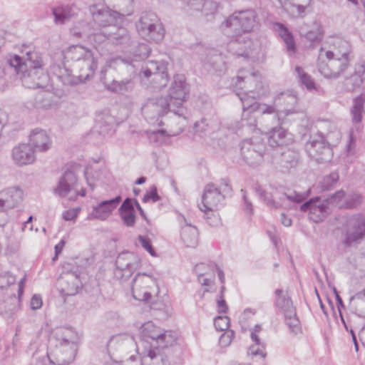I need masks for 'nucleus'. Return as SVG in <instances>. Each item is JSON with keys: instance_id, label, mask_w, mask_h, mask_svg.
<instances>
[{"instance_id": "nucleus-35", "label": "nucleus", "mask_w": 365, "mask_h": 365, "mask_svg": "<svg viewBox=\"0 0 365 365\" xmlns=\"http://www.w3.org/2000/svg\"><path fill=\"white\" fill-rule=\"evenodd\" d=\"M107 39L114 45H122L128 42L130 36L128 30L122 26L114 25L108 33Z\"/></svg>"}, {"instance_id": "nucleus-61", "label": "nucleus", "mask_w": 365, "mask_h": 365, "mask_svg": "<svg viewBox=\"0 0 365 365\" xmlns=\"http://www.w3.org/2000/svg\"><path fill=\"white\" fill-rule=\"evenodd\" d=\"M284 195L287 200L293 202L301 203L304 200V197L302 196V194L295 191L293 192V194L288 195L287 193H284Z\"/></svg>"}, {"instance_id": "nucleus-23", "label": "nucleus", "mask_w": 365, "mask_h": 365, "mask_svg": "<svg viewBox=\"0 0 365 365\" xmlns=\"http://www.w3.org/2000/svg\"><path fill=\"white\" fill-rule=\"evenodd\" d=\"M147 279H149L153 284H156L155 278L145 272H138L132 280V294L135 299L143 301L146 303L150 302L152 299V294L148 291L141 293L137 289V283L140 281L142 283H147Z\"/></svg>"}, {"instance_id": "nucleus-50", "label": "nucleus", "mask_w": 365, "mask_h": 365, "mask_svg": "<svg viewBox=\"0 0 365 365\" xmlns=\"http://www.w3.org/2000/svg\"><path fill=\"white\" fill-rule=\"evenodd\" d=\"M362 199L363 197L360 194L353 193L349 195L345 200L346 207L348 209H354L357 207L361 204Z\"/></svg>"}, {"instance_id": "nucleus-52", "label": "nucleus", "mask_w": 365, "mask_h": 365, "mask_svg": "<svg viewBox=\"0 0 365 365\" xmlns=\"http://www.w3.org/2000/svg\"><path fill=\"white\" fill-rule=\"evenodd\" d=\"M138 240L141 246L153 257H156L157 253L152 245L150 239L147 236L138 235Z\"/></svg>"}, {"instance_id": "nucleus-36", "label": "nucleus", "mask_w": 365, "mask_h": 365, "mask_svg": "<svg viewBox=\"0 0 365 365\" xmlns=\"http://www.w3.org/2000/svg\"><path fill=\"white\" fill-rule=\"evenodd\" d=\"M254 109H257V112L261 114H275L277 120L279 121L282 117H287L289 115L294 114L297 111L294 108H284L282 110L276 109L274 105H267L265 103H259L254 106Z\"/></svg>"}, {"instance_id": "nucleus-45", "label": "nucleus", "mask_w": 365, "mask_h": 365, "mask_svg": "<svg viewBox=\"0 0 365 365\" xmlns=\"http://www.w3.org/2000/svg\"><path fill=\"white\" fill-rule=\"evenodd\" d=\"M276 100H283L286 103L284 108H294L297 111L296 113H299V110L295 108L298 103V98L296 92L292 91L286 93H282Z\"/></svg>"}, {"instance_id": "nucleus-43", "label": "nucleus", "mask_w": 365, "mask_h": 365, "mask_svg": "<svg viewBox=\"0 0 365 365\" xmlns=\"http://www.w3.org/2000/svg\"><path fill=\"white\" fill-rule=\"evenodd\" d=\"M257 111L246 110L242 111L241 118V127L248 128L251 131H255L257 129V120L255 113Z\"/></svg>"}, {"instance_id": "nucleus-4", "label": "nucleus", "mask_w": 365, "mask_h": 365, "mask_svg": "<svg viewBox=\"0 0 365 365\" xmlns=\"http://www.w3.org/2000/svg\"><path fill=\"white\" fill-rule=\"evenodd\" d=\"M327 60L318 61V70L326 78L336 79L348 68L350 65V51L349 49L343 53L327 51L325 53Z\"/></svg>"}, {"instance_id": "nucleus-47", "label": "nucleus", "mask_w": 365, "mask_h": 365, "mask_svg": "<svg viewBox=\"0 0 365 365\" xmlns=\"http://www.w3.org/2000/svg\"><path fill=\"white\" fill-rule=\"evenodd\" d=\"M304 38L310 42L309 47L314 48L318 45L323 38V34L319 29L312 30L304 34Z\"/></svg>"}, {"instance_id": "nucleus-51", "label": "nucleus", "mask_w": 365, "mask_h": 365, "mask_svg": "<svg viewBox=\"0 0 365 365\" xmlns=\"http://www.w3.org/2000/svg\"><path fill=\"white\" fill-rule=\"evenodd\" d=\"M230 319L227 316H217L214 319V326L217 331L227 330L230 327Z\"/></svg>"}, {"instance_id": "nucleus-29", "label": "nucleus", "mask_w": 365, "mask_h": 365, "mask_svg": "<svg viewBox=\"0 0 365 365\" xmlns=\"http://www.w3.org/2000/svg\"><path fill=\"white\" fill-rule=\"evenodd\" d=\"M131 197H126L120 205L118 212L123 225L128 227H134L136 222L135 209L130 203Z\"/></svg>"}, {"instance_id": "nucleus-37", "label": "nucleus", "mask_w": 365, "mask_h": 365, "mask_svg": "<svg viewBox=\"0 0 365 365\" xmlns=\"http://www.w3.org/2000/svg\"><path fill=\"white\" fill-rule=\"evenodd\" d=\"M352 103L350 110L352 122L359 123L361 122L363 114L365 113V93L356 96Z\"/></svg>"}, {"instance_id": "nucleus-11", "label": "nucleus", "mask_w": 365, "mask_h": 365, "mask_svg": "<svg viewBox=\"0 0 365 365\" xmlns=\"http://www.w3.org/2000/svg\"><path fill=\"white\" fill-rule=\"evenodd\" d=\"M140 259L133 252L120 253L115 262V269L120 272V278L127 280L139 267Z\"/></svg>"}, {"instance_id": "nucleus-62", "label": "nucleus", "mask_w": 365, "mask_h": 365, "mask_svg": "<svg viewBox=\"0 0 365 365\" xmlns=\"http://www.w3.org/2000/svg\"><path fill=\"white\" fill-rule=\"evenodd\" d=\"M228 306L225 298L217 299V310L219 314H226L228 312Z\"/></svg>"}, {"instance_id": "nucleus-41", "label": "nucleus", "mask_w": 365, "mask_h": 365, "mask_svg": "<svg viewBox=\"0 0 365 365\" xmlns=\"http://www.w3.org/2000/svg\"><path fill=\"white\" fill-rule=\"evenodd\" d=\"M295 71L297 73L299 83L308 91H312L317 88V86L314 79L310 75L304 72L302 67L297 66L295 67Z\"/></svg>"}, {"instance_id": "nucleus-42", "label": "nucleus", "mask_w": 365, "mask_h": 365, "mask_svg": "<svg viewBox=\"0 0 365 365\" xmlns=\"http://www.w3.org/2000/svg\"><path fill=\"white\" fill-rule=\"evenodd\" d=\"M7 208L16 207L23 200V192L17 187H12L7 190Z\"/></svg>"}, {"instance_id": "nucleus-56", "label": "nucleus", "mask_w": 365, "mask_h": 365, "mask_svg": "<svg viewBox=\"0 0 365 365\" xmlns=\"http://www.w3.org/2000/svg\"><path fill=\"white\" fill-rule=\"evenodd\" d=\"M320 200V197H312L306 202H303L299 207L300 211L306 212H309V218L311 219V212H312V208H314V203Z\"/></svg>"}, {"instance_id": "nucleus-31", "label": "nucleus", "mask_w": 365, "mask_h": 365, "mask_svg": "<svg viewBox=\"0 0 365 365\" xmlns=\"http://www.w3.org/2000/svg\"><path fill=\"white\" fill-rule=\"evenodd\" d=\"M235 37L236 39L230 43V48L235 50V53L237 57L250 58L252 56L251 39L241 36Z\"/></svg>"}, {"instance_id": "nucleus-48", "label": "nucleus", "mask_w": 365, "mask_h": 365, "mask_svg": "<svg viewBox=\"0 0 365 365\" xmlns=\"http://www.w3.org/2000/svg\"><path fill=\"white\" fill-rule=\"evenodd\" d=\"M217 189L221 192L222 195L225 198L227 196H231L232 187L229 178H222L220 180V185Z\"/></svg>"}, {"instance_id": "nucleus-2", "label": "nucleus", "mask_w": 365, "mask_h": 365, "mask_svg": "<svg viewBox=\"0 0 365 365\" xmlns=\"http://www.w3.org/2000/svg\"><path fill=\"white\" fill-rule=\"evenodd\" d=\"M140 337L143 341L150 344V349L156 351L180 349L177 343L178 334L172 330H164L153 322H145L141 326Z\"/></svg>"}, {"instance_id": "nucleus-33", "label": "nucleus", "mask_w": 365, "mask_h": 365, "mask_svg": "<svg viewBox=\"0 0 365 365\" xmlns=\"http://www.w3.org/2000/svg\"><path fill=\"white\" fill-rule=\"evenodd\" d=\"M185 225L182 226L180 237L185 245L187 247H195L198 244L199 232L195 226L188 224L184 218Z\"/></svg>"}, {"instance_id": "nucleus-20", "label": "nucleus", "mask_w": 365, "mask_h": 365, "mask_svg": "<svg viewBox=\"0 0 365 365\" xmlns=\"http://www.w3.org/2000/svg\"><path fill=\"white\" fill-rule=\"evenodd\" d=\"M153 78L151 79L156 89L160 90L165 87L168 83V73L165 61H149L148 63Z\"/></svg>"}, {"instance_id": "nucleus-32", "label": "nucleus", "mask_w": 365, "mask_h": 365, "mask_svg": "<svg viewBox=\"0 0 365 365\" xmlns=\"http://www.w3.org/2000/svg\"><path fill=\"white\" fill-rule=\"evenodd\" d=\"M202 66L206 71L212 74L220 75L225 70V63L220 54H207Z\"/></svg>"}, {"instance_id": "nucleus-1", "label": "nucleus", "mask_w": 365, "mask_h": 365, "mask_svg": "<svg viewBox=\"0 0 365 365\" xmlns=\"http://www.w3.org/2000/svg\"><path fill=\"white\" fill-rule=\"evenodd\" d=\"M9 66L17 74L21 73L23 83L29 88H45L49 76L43 68L41 55L35 51H28L25 57L14 55L9 60Z\"/></svg>"}, {"instance_id": "nucleus-64", "label": "nucleus", "mask_w": 365, "mask_h": 365, "mask_svg": "<svg viewBox=\"0 0 365 365\" xmlns=\"http://www.w3.org/2000/svg\"><path fill=\"white\" fill-rule=\"evenodd\" d=\"M31 308L34 310L40 309L43 304L42 299L40 295L34 294L31 299Z\"/></svg>"}, {"instance_id": "nucleus-13", "label": "nucleus", "mask_w": 365, "mask_h": 365, "mask_svg": "<svg viewBox=\"0 0 365 365\" xmlns=\"http://www.w3.org/2000/svg\"><path fill=\"white\" fill-rule=\"evenodd\" d=\"M225 200L221 192L217 189L214 183L207 184L204 189L202 196V205H198L200 210L202 212L212 211L218 209L220 205Z\"/></svg>"}, {"instance_id": "nucleus-54", "label": "nucleus", "mask_w": 365, "mask_h": 365, "mask_svg": "<svg viewBox=\"0 0 365 365\" xmlns=\"http://www.w3.org/2000/svg\"><path fill=\"white\" fill-rule=\"evenodd\" d=\"M240 191L242 193L243 210L246 214L252 215L254 213V208L252 202L247 197V191L245 189H241Z\"/></svg>"}, {"instance_id": "nucleus-10", "label": "nucleus", "mask_w": 365, "mask_h": 365, "mask_svg": "<svg viewBox=\"0 0 365 365\" xmlns=\"http://www.w3.org/2000/svg\"><path fill=\"white\" fill-rule=\"evenodd\" d=\"M64 269L66 272L63 274L60 279L61 292L65 296H73L78 292L81 285V272L78 266H72L70 269L65 266Z\"/></svg>"}, {"instance_id": "nucleus-30", "label": "nucleus", "mask_w": 365, "mask_h": 365, "mask_svg": "<svg viewBox=\"0 0 365 365\" xmlns=\"http://www.w3.org/2000/svg\"><path fill=\"white\" fill-rule=\"evenodd\" d=\"M274 306L277 309V312L283 314L289 312L293 313V309H296L293 305L292 298L285 294L282 289H275Z\"/></svg>"}, {"instance_id": "nucleus-7", "label": "nucleus", "mask_w": 365, "mask_h": 365, "mask_svg": "<svg viewBox=\"0 0 365 365\" xmlns=\"http://www.w3.org/2000/svg\"><path fill=\"white\" fill-rule=\"evenodd\" d=\"M190 86L183 74H175L171 80L168 93L164 96L172 104L174 108L183 112L182 105L190 96Z\"/></svg>"}, {"instance_id": "nucleus-25", "label": "nucleus", "mask_w": 365, "mask_h": 365, "mask_svg": "<svg viewBox=\"0 0 365 365\" xmlns=\"http://www.w3.org/2000/svg\"><path fill=\"white\" fill-rule=\"evenodd\" d=\"M29 145L35 151L45 152L48 150L51 142L46 132L41 129H35L29 135Z\"/></svg>"}, {"instance_id": "nucleus-46", "label": "nucleus", "mask_w": 365, "mask_h": 365, "mask_svg": "<svg viewBox=\"0 0 365 365\" xmlns=\"http://www.w3.org/2000/svg\"><path fill=\"white\" fill-rule=\"evenodd\" d=\"M255 192L268 207L274 209H277L280 207V204L272 199L271 193L267 192L262 187H257Z\"/></svg>"}, {"instance_id": "nucleus-63", "label": "nucleus", "mask_w": 365, "mask_h": 365, "mask_svg": "<svg viewBox=\"0 0 365 365\" xmlns=\"http://www.w3.org/2000/svg\"><path fill=\"white\" fill-rule=\"evenodd\" d=\"M121 365H143V361L137 356L132 355L125 360L120 361Z\"/></svg>"}, {"instance_id": "nucleus-21", "label": "nucleus", "mask_w": 365, "mask_h": 365, "mask_svg": "<svg viewBox=\"0 0 365 365\" xmlns=\"http://www.w3.org/2000/svg\"><path fill=\"white\" fill-rule=\"evenodd\" d=\"M122 201V197L119 195L106 200H103L93 207L91 215L93 218L104 220L112 213Z\"/></svg>"}, {"instance_id": "nucleus-15", "label": "nucleus", "mask_w": 365, "mask_h": 365, "mask_svg": "<svg viewBox=\"0 0 365 365\" xmlns=\"http://www.w3.org/2000/svg\"><path fill=\"white\" fill-rule=\"evenodd\" d=\"M34 153L35 150L29 144H19L14 147L11 150V159L18 167L30 165L36 159Z\"/></svg>"}, {"instance_id": "nucleus-40", "label": "nucleus", "mask_w": 365, "mask_h": 365, "mask_svg": "<svg viewBox=\"0 0 365 365\" xmlns=\"http://www.w3.org/2000/svg\"><path fill=\"white\" fill-rule=\"evenodd\" d=\"M284 315V323L288 327L290 333L297 335L301 332L302 327L299 317L297 314L296 309H293V313H286Z\"/></svg>"}, {"instance_id": "nucleus-14", "label": "nucleus", "mask_w": 365, "mask_h": 365, "mask_svg": "<svg viewBox=\"0 0 365 365\" xmlns=\"http://www.w3.org/2000/svg\"><path fill=\"white\" fill-rule=\"evenodd\" d=\"M240 151L244 161L250 166H257L263 160L264 149L262 145H256L245 141L242 143Z\"/></svg>"}, {"instance_id": "nucleus-17", "label": "nucleus", "mask_w": 365, "mask_h": 365, "mask_svg": "<svg viewBox=\"0 0 365 365\" xmlns=\"http://www.w3.org/2000/svg\"><path fill=\"white\" fill-rule=\"evenodd\" d=\"M106 68L101 70L100 81L105 86V88L115 93L125 95L133 91L135 87L134 81L130 78H125L121 81L113 80L110 83L106 81Z\"/></svg>"}, {"instance_id": "nucleus-24", "label": "nucleus", "mask_w": 365, "mask_h": 365, "mask_svg": "<svg viewBox=\"0 0 365 365\" xmlns=\"http://www.w3.org/2000/svg\"><path fill=\"white\" fill-rule=\"evenodd\" d=\"M76 182L77 177L75 173L71 168H68L60 178L54 192L60 197H65L73 188Z\"/></svg>"}, {"instance_id": "nucleus-12", "label": "nucleus", "mask_w": 365, "mask_h": 365, "mask_svg": "<svg viewBox=\"0 0 365 365\" xmlns=\"http://www.w3.org/2000/svg\"><path fill=\"white\" fill-rule=\"evenodd\" d=\"M93 20L99 26H113L120 24L124 17V15L118 11L111 10L108 8L98 9L96 6L91 8Z\"/></svg>"}, {"instance_id": "nucleus-16", "label": "nucleus", "mask_w": 365, "mask_h": 365, "mask_svg": "<svg viewBox=\"0 0 365 365\" xmlns=\"http://www.w3.org/2000/svg\"><path fill=\"white\" fill-rule=\"evenodd\" d=\"M267 135L268 144L273 148H283L293 141L292 134L281 125L272 128Z\"/></svg>"}, {"instance_id": "nucleus-9", "label": "nucleus", "mask_w": 365, "mask_h": 365, "mask_svg": "<svg viewBox=\"0 0 365 365\" xmlns=\"http://www.w3.org/2000/svg\"><path fill=\"white\" fill-rule=\"evenodd\" d=\"M225 26L230 28L235 36L250 33L257 25V14L252 9L235 12L225 21Z\"/></svg>"}, {"instance_id": "nucleus-6", "label": "nucleus", "mask_w": 365, "mask_h": 365, "mask_svg": "<svg viewBox=\"0 0 365 365\" xmlns=\"http://www.w3.org/2000/svg\"><path fill=\"white\" fill-rule=\"evenodd\" d=\"M309 156L319 163L330 162L333 157V149L322 133L311 135L305 144Z\"/></svg>"}, {"instance_id": "nucleus-53", "label": "nucleus", "mask_w": 365, "mask_h": 365, "mask_svg": "<svg viewBox=\"0 0 365 365\" xmlns=\"http://www.w3.org/2000/svg\"><path fill=\"white\" fill-rule=\"evenodd\" d=\"M160 196L158 193V189L155 185H152L150 190L145 192L143 197V202H148L152 201L156 202L160 200Z\"/></svg>"}, {"instance_id": "nucleus-27", "label": "nucleus", "mask_w": 365, "mask_h": 365, "mask_svg": "<svg viewBox=\"0 0 365 365\" xmlns=\"http://www.w3.org/2000/svg\"><path fill=\"white\" fill-rule=\"evenodd\" d=\"M174 354L176 356H178L180 354V349L179 351L175 349L156 351L155 349H149L146 356L151 361L149 365H170L169 359L173 357Z\"/></svg>"}, {"instance_id": "nucleus-59", "label": "nucleus", "mask_w": 365, "mask_h": 365, "mask_svg": "<svg viewBox=\"0 0 365 365\" xmlns=\"http://www.w3.org/2000/svg\"><path fill=\"white\" fill-rule=\"evenodd\" d=\"M80 208H74L67 210L63 212V219L66 221H71L76 219L78 216Z\"/></svg>"}, {"instance_id": "nucleus-38", "label": "nucleus", "mask_w": 365, "mask_h": 365, "mask_svg": "<svg viewBox=\"0 0 365 365\" xmlns=\"http://www.w3.org/2000/svg\"><path fill=\"white\" fill-rule=\"evenodd\" d=\"M52 14L56 24H63L75 15V12L73 6L61 5L52 8Z\"/></svg>"}, {"instance_id": "nucleus-44", "label": "nucleus", "mask_w": 365, "mask_h": 365, "mask_svg": "<svg viewBox=\"0 0 365 365\" xmlns=\"http://www.w3.org/2000/svg\"><path fill=\"white\" fill-rule=\"evenodd\" d=\"M339 175L337 172L334 171L330 174L323 177L320 182V188L323 191H328L334 187L339 181Z\"/></svg>"}, {"instance_id": "nucleus-28", "label": "nucleus", "mask_w": 365, "mask_h": 365, "mask_svg": "<svg viewBox=\"0 0 365 365\" xmlns=\"http://www.w3.org/2000/svg\"><path fill=\"white\" fill-rule=\"evenodd\" d=\"M365 83V61L356 66L355 71L344 80V86L349 91H353L363 86Z\"/></svg>"}, {"instance_id": "nucleus-8", "label": "nucleus", "mask_w": 365, "mask_h": 365, "mask_svg": "<svg viewBox=\"0 0 365 365\" xmlns=\"http://www.w3.org/2000/svg\"><path fill=\"white\" fill-rule=\"evenodd\" d=\"M142 112L145 118L152 122L158 121L160 118L165 115L169 112H173L178 116L184 115V112H180V110L174 108L173 104L163 96L148 99L143 106Z\"/></svg>"}, {"instance_id": "nucleus-49", "label": "nucleus", "mask_w": 365, "mask_h": 365, "mask_svg": "<svg viewBox=\"0 0 365 365\" xmlns=\"http://www.w3.org/2000/svg\"><path fill=\"white\" fill-rule=\"evenodd\" d=\"M242 103L243 111H257V109H254V106L259 104L255 98L249 96L247 93L243 96L240 97Z\"/></svg>"}, {"instance_id": "nucleus-55", "label": "nucleus", "mask_w": 365, "mask_h": 365, "mask_svg": "<svg viewBox=\"0 0 365 365\" xmlns=\"http://www.w3.org/2000/svg\"><path fill=\"white\" fill-rule=\"evenodd\" d=\"M193 129L195 133H197L200 137H202L208 129V124L205 118H202L200 121H197L194 124Z\"/></svg>"}, {"instance_id": "nucleus-34", "label": "nucleus", "mask_w": 365, "mask_h": 365, "mask_svg": "<svg viewBox=\"0 0 365 365\" xmlns=\"http://www.w3.org/2000/svg\"><path fill=\"white\" fill-rule=\"evenodd\" d=\"M274 27L286 45L287 51L294 53L297 51V45L292 32L281 22H275Z\"/></svg>"}, {"instance_id": "nucleus-57", "label": "nucleus", "mask_w": 365, "mask_h": 365, "mask_svg": "<svg viewBox=\"0 0 365 365\" xmlns=\"http://www.w3.org/2000/svg\"><path fill=\"white\" fill-rule=\"evenodd\" d=\"M290 6L292 9V13L294 17L303 18L305 16L307 6L297 4H291Z\"/></svg>"}, {"instance_id": "nucleus-58", "label": "nucleus", "mask_w": 365, "mask_h": 365, "mask_svg": "<svg viewBox=\"0 0 365 365\" xmlns=\"http://www.w3.org/2000/svg\"><path fill=\"white\" fill-rule=\"evenodd\" d=\"M123 342L120 341L119 338L116 336H112L108 341L107 342V351L110 357L112 359V354H111V349L113 348V346L117 344L118 346H122Z\"/></svg>"}, {"instance_id": "nucleus-18", "label": "nucleus", "mask_w": 365, "mask_h": 365, "mask_svg": "<svg viewBox=\"0 0 365 365\" xmlns=\"http://www.w3.org/2000/svg\"><path fill=\"white\" fill-rule=\"evenodd\" d=\"M353 232L346 234L343 243L346 247H351L365 237V216L361 214L354 215L351 220Z\"/></svg>"}, {"instance_id": "nucleus-26", "label": "nucleus", "mask_w": 365, "mask_h": 365, "mask_svg": "<svg viewBox=\"0 0 365 365\" xmlns=\"http://www.w3.org/2000/svg\"><path fill=\"white\" fill-rule=\"evenodd\" d=\"M53 73L64 86H73L81 83L79 76L72 74L71 70L67 68L63 63L53 65Z\"/></svg>"}, {"instance_id": "nucleus-3", "label": "nucleus", "mask_w": 365, "mask_h": 365, "mask_svg": "<svg viewBox=\"0 0 365 365\" xmlns=\"http://www.w3.org/2000/svg\"><path fill=\"white\" fill-rule=\"evenodd\" d=\"M75 62V66L79 70V78L81 83L91 79L98 68V56L94 53L82 46H71L67 56Z\"/></svg>"}, {"instance_id": "nucleus-5", "label": "nucleus", "mask_w": 365, "mask_h": 365, "mask_svg": "<svg viewBox=\"0 0 365 365\" xmlns=\"http://www.w3.org/2000/svg\"><path fill=\"white\" fill-rule=\"evenodd\" d=\"M136 29L143 38L156 43L163 41L165 29L160 19L154 12H144L135 24Z\"/></svg>"}, {"instance_id": "nucleus-39", "label": "nucleus", "mask_w": 365, "mask_h": 365, "mask_svg": "<svg viewBox=\"0 0 365 365\" xmlns=\"http://www.w3.org/2000/svg\"><path fill=\"white\" fill-rule=\"evenodd\" d=\"M330 203L325 199L321 202V199L314 203V208L311 212V220L315 222H322L329 215V205Z\"/></svg>"}, {"instance_id": "nucleus-22", "label": "nucleus", "mask_w": 365, "mask_h": 365, "mask_svg": "<svg viewBox=\"0 0 365 365\" xmlns=\"http://www.w3.org/2000/svg\"><path fill=\"white\" fill-rule=\"evenodd\" d=\"M279 155L274 158L277 163L286 170L295 168L300 159V154L298 150L287 146L281 148Z\"/></svg>"}, {"instance_id": "nucleus-60", "label": "nucleus", "mask_w": 365, "mask_h": 365, "mask_svg": "<svg viewBox=\"0 0 365 365\" xmlns=\"http://www.w3.org/2000/svg\"><path fill=\"white\" fill-rule=\"evenodd\" d=\"M344 191L343 190H340L330 195L326 200L330 204L337 203L344 197Z\"/></svg>"}, {"instance_id": "nucleus-19", "label": "nucleus", "mask_w": 365, "mask_h": 365, "mask_svg": "<svg viewBox=\"0 0 365 365\" xmlns=\"http://www.w3.org/2000/svg\"><path fill=\"white\" fill-rule=\"evenodd\" d=\"M153 78L151 79L156 89L160 90L165 87L168 83V73L165 61H149L148 63Z\"/></svg>"}]
</instances>
